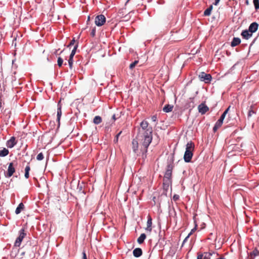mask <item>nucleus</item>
I'll return each mask as SVG.
<instances>
[{
  "label": "nucleus",
  "mask_w": 259,
  "mask_h": 259,
  "mask_svg": "<svg viewBox=\"0 0 259 259\" xmlns=\"http://www.w3.org/2000/svg\"><path fill=\"white\" fill-rule=\"evenodd\" d=\"M63 62V60L61 58L59 57L58 58L57 63L58 65L60 67L62 66Z\"/></svg>",
  "instance_id": "31"
},
{
  "label": "nucleus",
  "mask_w": 259,
  "mask_h": 259,
  "mask_svg": "<svg viewBox=\"0 0 259 259\" xmlns=\"http://www.w3.org/2000/svg\"><path fill=\"white\" fill-rule=\"evenodd\" d=\"M77 47H78L77 45H76L74 46V47L73 49L72 50L71 53L70 55H72L73 57H74V55H75V54L76 53V49L77 48Z\"/></svg>",
  "instance_id": "33"
},
{
  "label": "nucleus",
  "mask_w": 259,
  "mask_h": 259,
  "mask_svg": "<svg viewBox=\"0 0 259 259\" xmlns=\"http://www.w3.org/2000/svg\"><path fill=\"white\" fill-rule=\"evenodd\" d=\"M259 255V250L255 248L252 252L250 253V256L252 257L253 256V257H255L256 256Z\"/></svg>",
  "instance_id": "26"
},
{
  "label": "nucleus",
  "mask_w": 259,
  "mask_h": 259,
  "mask_svg": "<svg viewBox=\"0 0 259 259\" xmlns=\"http://www.w3.org/2000/svg\"><path fill=\"white\" fill-rule=\"evenodd\" d=\"M133 253L135 257H138L142 255L143 251L141 248H136L133 250Z\"/></svg>",
  "instance_id": "15"
},
{
  "label": "nucleus",
  "mask_w": 259,
  "mask_h": 259,
  "mask_svg": "<svg viewBox=\"0 0 259 259\" xmlns=\"http://www.w3.org/2000/svg\"><path fill=\"white\" fill-rule=\"evenodd\" d=\"M195 228L192 229L191 231V232L188 234V235L185 238L184 241H183V243H184L186 240L188 239V238L189 237V236L193 233V232L195 231Z\"/></svg>",
  "instance_id": "36"
},
{
  "label": "nucleus",
  "mask_w": 259,
  "mask_h": 259,
  "mask_svg": "<svg viewBox=\"0 0 259 259\" xmlns=\"http://www.w3.org/2000/svg\"><path fill=\"white\" fill-rule=\"evenodd\" d=\"M30 170V167L29 165H27L25 168V171L29 172Z\"/></svg>",
  "instance_id": "44"
},
{
  "label": "nucleus",
  "mask_w": 259,
  "mask_h": 259,
  "mask_svg": "<svg viewBox=\"0 0 259 259\" xmlns=\"http://www.w3.org/2000/svg\"><path fill=\"white\" fill-rule=\"evenodd\" d=\"M24 209V205L23 203H20L18 207L16 208L15 213L18 214H19Z\"/></svg>",
  "instance_id": "19"
},
{
  "label": "nucleus",
  "mask_w": 259,
  "mask_h": 259,
  "mask_svg": "<svg viewBox=\"0 0 259 259\" xmlns=\"http://www.w3.org/2000/svg\"><path fill=\"white\" fill-rule=\"evenodd\" d=\"M253 3L256 10L259 9V0H253Z\"/></svg>",
  "instance_id": "29"
},
{
  "label": "nucleus",
  "mask_w": 259,
  "mask_h": 259,
  "mask_svg": "<svg viewBox=\"0 0 259 259\" xmlns=\"http://www.w3.org/2000/svg\"><path fill=\"white\" fill-rule=\"evenodd\" d=\"M121 134V131H120L118 134L116 135V138L114 140L115 143H117L118 142V137Z\"/></svg>",
  "instance_id": "38"
},
{
  "label": "nucleus",
  "mask_w": 259,
  "mask_h": 259,
  "mask_svg": "<svg viewBox=\"0 0 259 259\" xmlns=\"http://www.w3.org/2000/svg\"><path fill=\"white\" fill-rule=\"evenodd\" d=\"M44 158V155L42 153H39L36 157L37 160H42Z\"/></svg>",
  "instance_id": "32"
},
{
  "label": "nucleus",
  "mask_w": 259,
  "mask_h": 259,
  "mask_svg": "<svg viewBox=\"0 0 259 259\" xmlns=\"http://www.w3.org/2000/svg\"><path fill=\"white\" fill-rule=\"evenodd\" d=\"M15 171V168L14 165V163L11 162L9 164L6 176L8 178L11 177L14 174Z\"/></svg>",
  "instance_id": "6"
},
{
  "label": "nucleus",
  "mask_w": 259,
  "mask_h": 259,
  "mask_svg": "<svg viewBox=\"0 0 259 259\" xmlns=\"http://www.w3.org/2000/svg\"><path fill=\"white\" fill-rule=\"evenodd\" d=\"M102 121V119L100 116H96L94 118L93 122L96 124H98Z\"/></svg>",
  "instance_id": "24"
},
{
  "label": "nucleus",
  "mask_w": 259,
  "mask_h": 259,
  "mask_svg": "<svg viewBox=\"0 0 259 259\" xmlns=\"http://www.w3.org/2000/svg\"><path fill=\"white\" fill-rule=\"evenodd\" d=\"M90 20V16L88 17V20Z\"/></svg>",
  "instance_id": "53"
},
{
  "label": "nucleus",
  "mask_w": 259,
  "mask_h": 259,
  "mask_svg": "<svg viewBox=\"0 0 259 259\" xmlns=\"http://www.w3.org/2000/svg\"><path fill=\"white\" fill-rule=\"evenodd\" d=\"M96 34V27H94L91 31V35L92 37H94Z\"/></svg>",
  "instance_id": "37"
},
{
  "label": "nucleus",
  "mask_w": 259,
  "mask_h": 259,
  "mask_svg": "<svg viewBox=\"0 0 259 259\" xmlns=\"http://www.w3.org/2000/svg\"><path fill=\"white\" fill-rule=\"evenodd\" d=\"M25 254V252H23L21 253V255H24Z\"/></svg>",
  "instance_id": "51"
},
{
  "label": "nucleus",
  "mask_w": 259,
  "mask_h": 259,
  "mask_svg": "<svg viewBox=\"0 0 259 259\" xmlns=\"http://www.w3.org/2000/svg\"><path fill=\"white\" fill-rule=\"evenodd\" d=\"M156 197H153V200L155 202V199Z\"/></svg>",
  "instance_id": "52"
},
{
  "label": "nucleus",
  "mask_w": 259,
  "mask_h": 259,
  "mask_svg": "<svg viewBox=\"0 0 259 259\" xmlns=\"http://www.w3.org/2000/svg\"><path fill=\"white\" fill-rule=\"evenodd\" d=\"M138 62H139V61L135 60L134 62H133L132 63H131L130 64V68L131 69H133L135 67V66L138 63Z\"/></svg>",
  "instance_id": "30"
},
{
  "label": "nucleus",
  "mask_w": 259,
  "mask_h": 259,
  "mask_svg": "<svg viewBox=\"0 0 259 259\" xmlns=\"http://www.w3.org/2000/svg\"><path fill=\"white\" fill-rule=\"evenodd\" d=\"M212 10V6L210 5L209 8H208L204 11L203 15L204 16H210L211 14V12Z\"/></svg>",
  "instance_id": "23"
},
{
  "label": "nucleus",
  "mask_w": 259,
  "mask_h": 259,
  "mask_svg": "<svg viewBox=\"0 0 259 259\" xmlns=\"http://www.w3.org/2000/svg\"><path fill=\"white\" fill-rule=\"evenodd\" d=\"M73 57L72 55H70L69 59L68 60V64L69 65L70 68H72L73 65Z\"/></svg>",
  "instance_id": "28"
},
{
  "label": "nucleus",
  "mask_w": 259,
  "mask_h": 259,
  "mask_svg": "<svg viewBox=\"0 0 259 259\" xmlns=\"http://www.w3.org/2000/svg\"><path fill=\"white\" fill-rule=\"evenodd\" d=\"M223 122V120H222V119H219L216 122L214 126L213 127V131L214 132H217L218 129L222 126Z\"/></svg>",
  "instance_id": "17"
},
{
  "label": "nucleus",
  "mask_w": 259,
  "mask_h": 259,
  "mask_svg": "<svg viewBox=\"0 0 259 259\" xmlns=\"http://www.w3.org/2000/svg\"><path fill=\"white\" fill-rule=\"evenodd\" d=\"M24 176L25 177L26 179H28L29 177V172L28 171H25V175H24Z\"/></svg>",
  "instance_id": "42"
},
{
  "label": "nucleus",
  "mask_w": 259,
  "mask_h": 259,
  "mask_svg": "<svg viewBox=\"0 0 259 259\" xmlns=\"http://www.w3.org/2000/svg\"><path fill=\"white\" fill-rule=\"evenodd\" d=\"M198 77L201 81H204L206 83H209L212 79L210 74H206L204 72H200L198 75Z\"/></svg>",
  "instance_id": "3"
},
{
  "label": "nucleus",
  "mask_w": 259,
  "mask_h": 259,
  "mask_svg": "<svg viewBox=\"0 0 259 259\" xmlns=\"http://www.w3.org/2000/svg\"><path fill=\"white\" fill-rule=\"evenodd\" d=\"M217 259H225V258L223 256H221L220 257Z\"/></svg>",
  "instance_id": "49"
},
{
  "label": "nucleus",
  "mask_w": 259,
  "mask_h": 259,
  "mask_svg": "<svg viewBox=\"0 0 259 259\" xmlns=\"http://www.w3.org/2000/svg\"><path fill=\"white\" fill-rule=\"evenodd\" d=\"M230 106H229L228 107V108L227 109H226V110L224 112V113L221 116V117L220 118V119H222V120H224V119L226 114H227V113L228 112V111L230 109Z\"/></svg>",
  "instance_id": "27"
},
{
  "label": "nucleus",
  "mask_w": 259,
  "mask_h": 259,
  "mask_svg": "<svg viewBox=\"0 0 259 259\" xmlns=\"http://www.w3.org/2000/svg\"><path fill=\"white\" fill-rule=\"evenodd\" d=\"M106 22V17L104 15L101 14L95 17V23L98 26L103 25Z\"/></svg>",
  "instance_id": "5"
},
{
  "label": "nucleus",
  "mask_w": 259,
  "mask_h": 259,
  "mask_svg": "<svg viewBox=\"0 0 259 259\" xmlns=\"http://www.w3.org/2000/svg\"><path fill=\"white\" fill-rule=\"evenodd\" d=\"M245 3H246L247 5H248V4H249L248 0H246Z\"/></svg>",
  "instance_id": "50"
},
{
  "label": "nucleus",
  "mask_w": 259,
  "mask_h": 259,
  "mask_svg": "<svg viewBox=\"0 0 259 259\" xmlns=\"http://www.w3.org/2000/svg\"><path fill=\"white\" fill-rule=\"evenodd\" d=\"M179 199V196L178 195H174L173 196V199L174 201H176Z\"/></svg>",
  "instance_id": "39"
},
{
  "label": "nucleus",
  "mask_w": 259,
  "mask_h": 259,
  "mask_svg": "<svg viewBox=\"0 0 259 259\" xmlns=\"http://www.w3.org/2000/svg\"><path fill=\"white\" fill-rule=\"evenodd\" d=\"M132 149H133V152L135 153H137V152L138 150V147H139L138 140H136V139H133V140L132 141Z\"/></svg>",
  "instance_id": "14"
},
{
  "label": "nucleus",
  "mask_w": 259,
  "mask_h": 259,
  "mask_svg": "<svg viewBox=\"0 0 259 259\" xmlns=\"http://www.w3.org/2000/svg\"><path fill=\"white\" fill-rule=\"evenodd\" d=\"M194 144L190 141L186 145V151L184 155V159L186 162H189L191 161L193 156V152L194 150Z\"/></svg>",
  "instance_id": "2"
},
{
  "label": "nucleus",
  "mask_w": 259,
  "mask_h": 259,
  "mask_svg": "<svg viewBox=\"0 0 259 259\" xmlns=\"http://www.w3.org/2000/svg\"><path fill=\"white\" fill-rule=\"evenodd\" d=\"M152 127L149 125L147 121L143 120L141 122L137 137L141 144V150L143 153L147 152V148L152 142Z\"/></svg>",
  "instance_id": "1"
},
{
  "label": "nucleus",
  "mask_w": 259,
  "mask_h": 259,
  "mask_svg": "<svg viewBox=\"0 0 259 259\" xmlns=\"http://www.w3.org/2000/svg\"><path fill=\"white\" fill-rule=\"evenodd\" d=\"M172 167L170 165H168L167 166L166 171L165 173L163 180L167 179L170 181L171 180V175H172Z\"/></svg>",
  "instance_id": "7"
},
{
  "label": "nucleus",
  "mask_w": 259,
  "mask_h": 259,
  "mask_svg": "<svg viewBox=\"0 0 259 259\" xmlns=\"http://www.w3.org/2000/svg\"><path fill=\"white\" fill-rule=\"evenodd\" d=\"M17 144V142L16 141V139L14 137H12L10 138L9 140H8L7 142V146L8 148H13L16 144Z\"/></svg>",
  "instance_id": "10"
},
{
  "label": "nucleus",
  "mask_w": 259,
  "mask_h": 259,
  "mask_svg": "<svg viewBox=\"0 0 259 259\" xmlns=\"http://www.w3.org/2000/svg\"><path fill=\"white\" fill-rule=\"evenodd\" d=\"M82 259H87V257L86 253H85V251H83L82 252Z\"/></svg>",
  "instance_id": "45"
},
{
  "label": "nucleus",
  "mask_w": 259,
  "mask_h": 259,
  "mask_svg": "<svg viewBox=\"0 0 259 259\" xmlns=\"http://www.w3.org/2000/svg\"><path fill=\"white\" fill-rule=\"evenodd\" d=\"M26 234L25 233V230L24 229H22L20 231V234L19 237L17 238L15 242V246L16 247H19L21 245V243L23 240V239L24 238V237L26 236Z\"/></svg>",
  "instance_id": "4"
},
{
  "label": "nucleus",
  "mask_w": 259,
  "mask_h": 259,
  "mask_svg": "<svg viewBox=\"0 0 259 259\" xmlns=\"http://www.w3.org/2000/svg\"><path fill=\"white\" fill-rule=\"evenodd\" d=\"M252 35V33L248 30H243L241 32V36L244 39H248Z\"/></svg>",
  "instance_id": "9"
},
{
  "label": "nucleus",
  "mask_w": 259,
  "mask_h": 259,
  "mask_svg": "<svg viewBox=\"0 0 259 259\" xmlns=\"http://www.w3.org/2000/svg\"><path fill=\"white\" fill-rule=\"evenodd\" d=\"M112 118L114 120H115L116 119V118H115V115L114 114L113 116H112Z\"/></svg>",
  "instance_id": "48"
},
{
  "label": "nucleus",
  "mask_w": 259,
  "mask_h": 259,
  "mask_svg": "<svg viewBox=\"0 0 259 259\" xmlns=\"http://www.w3.org/2000/svg\"><path fill=\"white\" fill-rule=\"evenodd\" d=\"M151 119L153 121H156L157 120V117L156 115H153L151 117Z\"/></svg>",
  "instance_id": "43"
},
{
  "label": "nucleus",
  "mask_w": 259,
  "mask_h": 259,
  "mask_svg": "<svg viewBox=\"0 0 259 259\" xmlns=\"http://www.w3.org/2000/svg\"><path fill=\"white\" fill-rule=\"evenodd\" d=\"M152 219L150 215H148V220L147 222V227L146 228V230L151 232L152 231Z\"/></svg>",
  "instance_id": "11"
},
{
  "label": "nucleus",
  "mask_w": 259,
  "mask_h": 259,
  "mask_svg": "<svg viewBox=\"0 0 259 259\" xmlns=\"http://www.w3.org/2000/svg\"><path fill=\"white\" fill-rule=\"evenodd\" d=\"M198 109L199 112L201 114H204L207 111H208L209 108L204 103H202L198 106Z\"/></svg>",
  "instance_id": "8"
},
{
  "label": "nucleus",
  "mask_w": 259,
  "mask_h": 259,
  "mask_svg": "<svg viewBox=\"0 0 259 259\" xmlns=\"http://www.w3.org/2000/svg\"><path fill=\"white\" fill-rule=\"evenodd\" d=\"M241 42V40L238 37H234L232 42H231V46L235 47L239 45Z\"/></svg>",
  "instance_id": "18"
},
{
  "label": "nucleus",
  "mask_w": 259,
  "mask_h": 259,
  "mask_svg": "<svg viewBox=\"0 0 259 259\" xmlns=\"http://www.w3.org/2000/svg\"><path fill=\"white\" fill-rule=\"evenodd\" d=\"M9 150L4 148L3 149L0 150V157H5L9 154Z\"/></svg>",
  "instance_id": "21"
},
{
  "label": "nucleus",
  "mask_w": 259,
  "mask_h": 259,
  "mask_svg": "<svg viewBox=\"0 0 259 259\" xmlns=\"http://www.w3.org/2000/svg\"><path fill=\"white\" fill-rule=\"evenodd\" d=\"M197 259H203L202 253H198Z\"/></svg>",
  "instance_id": "40"
},
{
  "label": "nucleus",
  "mask_w": 259,
  "mask_h": 259,
  "mask_svg": "<svg viewBox=\"0 0 259 259\" xmlns=\"http://www.w3.org/2000/svg\"><path fill=\"white\" fill-rule=\"evenodd\" d=\"M171 183V181H170L167 179L163 180V188L164 190L167 191L168 189V188L170 185Z\"/></svg>",
  "instance_id": "16"
},
{
  "label": "nucleus",
  "mask_w": 259,
  "mask_h": 259,
  "mask_svg": "<svg viewBox=\"0 0 259 259\" xmlns=\"http://www.w3.org/2000/svg\"><path fill=\"white\" fill-rule=\"evenodd\" d=\"M62 115V110H61V105L60 104V101L58 104V108H57V121L58 122V124H60V120L61 118V116Z\"/></svg>",
  "instance_id": "13"
},
{
  "label": "nucleus",
  "mask_w": 259,
  "mask_h": 259,
  "mask_svg": "<svg viewBox=\"0 0 259 259\" xmlns=\"http://www.w3.org/2000/svg\"><path fill=\"white\" fill-rule=\"evenodd\" d=\"M213 238H214L215 240L217 239V236L213 234L212 233H210L208 235V239L211 240Z\"/></svg>",
  "instance_id": "35"
},
{
  "label": "nucleus",
  "mask_w": 259,
  "mask_h": 259,
  "mask_svg": "<svg viewBox=\"0 0 259 259\" xmlns=\"http://www.w3.org/2000/svg\"><path fill=\"white\" fill-rule=\"evenodd\" d=\"M212 254V253L211 252H204L202 253L203 259H209Z\"/></svg>",
  "instance_id": "25"
},
{
  "label": "nucleus",
  "mask_w": 259,
  "mask_h": 259,
  "mask_svg": "<svg viewBox=\"0 0 259 259\" xmlns=\"http://www.w3.org/2000/svg\"><path fill=\"white\" fill-rule=\"evenodd\" d=\"M255 113V112L253 111V110L252 109V107L251 106L250 107V109H249V111H248V117H250L251 116V115Z\"/></svg>",
  "instance_id": "34"
},
{
  "label": "nucleus",
  "mask_w": 259,
  "mask_h": 259,
  "mask_svg": "<svg viewBox=\"0 0 259 259\" xmlns=\"http://www.w3.org/2000/svg\"><path fill=\"white\" fill-rule=\"evenodd\" d=\"M258 27V24L256 22H253L249 26L248 30L253 33L257 30Z\"/></svg>",
  "instance_id": "12"
},
{
  "label": "nucleus",
  "mask_w": 259,
  "mask_h": 259,
  "mask_svg": "<svg viewBox=\"0 0 259 259\" xmlns=\"http://www.w3.org/2000/svg\"><path fill=\"white\" fill-rule=\"evenodd\" d=\"M74 42H75V39L74 38H73L71 41L69 43V45L68 46V47H70L71 46H72L74 44Z\"/></svg>",
  "instance_id": "41"
},
{
  "label": "nucleus",
  "mask_w": 259,
  "mask_h": 259,
  "mask_svg": "<svg viewBox=\"0 0 259 259\" xmlns=\"http://www.w3.org/2000/svg\"><path fill=\"white\" fill-rule=\"evenodd\" d=\"M129 0H127V1H128Z\"/></svg>",
  "instance_id": "54"
},
{
  "label": "nucleus",
  "mask_w": 259,
  "mask_h": 259,
  "mask_svg": "<svg viewBox=\"0 0 259 259\" xmlns=\"http://www.w3.org/2000/svg\"><path fill=\"white\" fill-rule=\"evenodd\" d=\"M2 107V96L0 95V107Z\"/></svg>",
  "instance_id": "47"
},
{
  "label": "nucleus",
  "mask_w": 259,
  "mask_h": 259,
  "mask_svg": "<svg viewBox=\"0 0 259 259\" xmlns=\"http://www.w3.org/2000/svg\"><path fill=\"white\" fill-rule=\"evenodd\" d=\"M220 0H215L214 3H213V5L217 6L219 3Z\"/></svg>",
  "instance_id": "46"
},
{
  "label": "nucleus",
  "mask_w": 259,
  "mask_h": 259,
  "mask_svg": "<svg viewBox=\"0 0 259 259\" xmlns=\"http://www.w3.org/2000/svg\"><path fill=\"white\" fill-rule=\"evenodd\" d=\"M146 238V235L145 234L143 233L141 234L140 237L138 238L137 241L139 244H142L144 242L145 239Z\"/></svg>",
  "instance_id": "22"
},
{
  "label": "nucleus",
  "mask_w": 259,
  "mask_h": 259,
  "mask_svg": "<svg viewBox=\"0 0 259 259\" xmlns=\"http://www.w3.org/2000/svg\"><path fill=\"white\" fill-rule=\"evenodd\" d=\"M173 107L174 106L172 105L167 104L163 107V111L166 113L172 111Z\"/></svg>",
  "instance_id": "20"
}]
</instances>
